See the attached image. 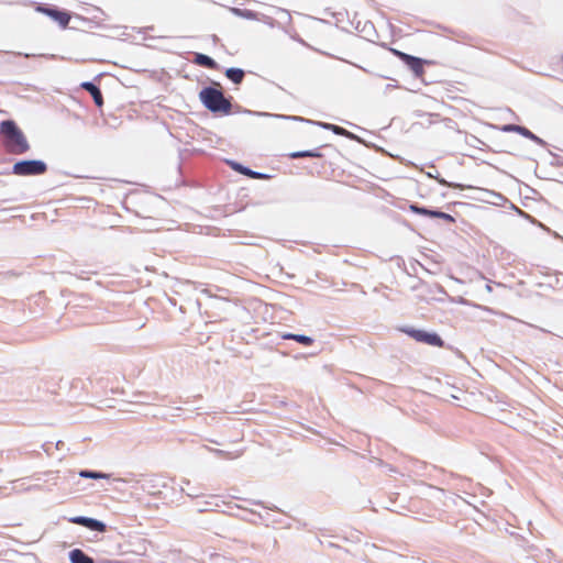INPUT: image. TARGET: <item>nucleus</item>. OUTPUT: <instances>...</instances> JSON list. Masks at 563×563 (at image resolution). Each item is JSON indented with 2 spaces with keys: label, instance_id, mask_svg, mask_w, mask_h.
<instances>
[{
  "label": "nucleus",
  "instance_id": "nucleus-1",
  "mask_svg": "<svg viewBox=\"0 0 563 563\" xmlns=\"http://www.w3.org/2000/svg\"><path fill=\"white\" fill-rule=\"evenodd\" d=\"M199 101L211 113L216 115H230L233 112L245 113L241 106H235L233 111L232 97H225L220 84L213 81L199 91Z\"/></svg>",
  "mask_w": 563,
  "mask_h": 563
},
{
  "label": "nucleus",
  "instance_id": "nucleus-2",
  "mask_svg": "<svg viewBox=\"0 0 563 563\" xmlns=\"http://www.w3.org/2000/svg\"><path fill=\"white\" fill-rule=\"evenodd\" d=\"M0 137L1 145L8 154L22 155L31 148L24 132L12 119L0 122Z\"/></svg>",
  "mask_w": 563,
  "mask_h": 563
},
{
  "label": "nucleus",
  "instance_id": "nucleus-3",
  "mask_svg": "<svg viewBox=\"0 0 563 563\" xmlns=\"http://www.w3.org/2000/svg\"><path fill=\"white\" fill-rule=\"evenodd\" d=\"M244 112H245V114H249V115H255V117H262V118H276V119H283V120H294V121L307 122V123L317 125L323 130L331 131L335 135L344 136L350 140L358 139L357 135L347 131L346 129H344L340 125H336V124L328 123V122L312 121L309 119H303L301 117H294V115H286V114H274V113H269V112H261V111H253V110H244Z\"/></svg>",
  "mask_w": 563,
  "mask_h": 563
},
{
  "label": "nucleus",
  "instance_id": "nucleus-4",
  "mask_svg": "<svg viewBox=\"0 0 563 563\" xmlns=\"http://www.w3.org/2000/svg\"><path fill=\"white\" fill-rule=\"evenodd\" d=\"M47 164L43 159L30 158L16 161L10 170L1 174H13L16 176H41L47 172Z\"/></svg>",
  "mask_w": 563,
  "mask_h": 563
},
{
  "label": "nucleus",
  "instance_id": "nucleus-5",
  "mask_svg": "<svg viewBox=\"0 0 563 563\" xmlns=\"http://www.w3.org/2000/svg\"><path fill=\"white\" fill-rule=\"evenodd\" d=\"M400 331L419 343L437 347H446L444 340L435 331H427L413 327H402ZM448 349H452V346L448 345Z\"/></svg>",
  "mask_w": 563,
  "mask_h": 563
},
{
  "label": "nucleus",
  "instance_id": "nucleus-6",
  "mask_svg": "<svg viewBox=\"0 0 563 563\" xmlns=\"http://www.w3.org/2000/svg\"><path fill=\"white\" fill-rule=\"evenodd\" d=\"M35 11L48 16L54 22H56L62 29H66L71 19L70 12L60 9L55 4L36 3Z\"/></svg>",
  "mask_w": 563,
  "mask_h": 563
},
{
  "label": "nucleus",
  "instance_id": "nucleus-7",
  "mask_svg": "<svg viewBox=\"0 0 563 563\" xmlns=\"http://www.w3.org/2000/svg\"><path fill=\"white\" fill-rule=\"evenodd\" d=\"M68 522L85 527L86 529H88L90 531L99 532V533H103L108 529V526L104 521L92 518V517H87V516L70 517V518H68Z\"/></svg>",
  "mask_w": 563,
  "mask_h": 563
},
{
  "label": "nucleus",
  "instance_id": "nucleus-8",
  "mask_svg": "<svg viewBox=\"0 0 563 563\" xmlns=\"http://www.w3.org/2000/svg\"><path fill=\"white\" fill-rule=\"evenodd\" d=\"M227 163L234 172H236L243 176H246L251 179L265 180V179L271 178V175L262 173V172L253 170L249 166H245L240 162L229 159V161H227Z\"/></svg>",
  "mask_w": 563,
  "mask_h": 563
},
{
  "label": "nucleus",
  "instance_id": "nucleus-9",
  "mask_svg": "<svg viewBox=\"0 0 563 563\" xmlns=\"http://www.w3.org/2000/svg\"><path fill=\"white\" fill-rule=\"evenodd\" d=\"M407 59L404 62V65L413 74L416 78L423 77L424 74V65L433 64L432 60L424 59L418 56L409 55L406 57Z\"/></svg>",
  "mask_w": 563,
  "mask_h": 563
},
{
  "label": "nucleus",
  "instance_id": "nucleus-10",
  "mask_svg": "<svg viewBox=\"0 0 563 563\" xmlns=\"http://www.w3.org/2000/svg\"><path fill=\"white\" fill-rule=\"evenodd\" d=\"M230 11L233 15L245 19V20H254L260 21L263 20L266 24L273 26L274 25V19L271 16H266L264 14H261L256 11L250 10V9H241L236 7L230 8Z\"/></svg>",
  "mask_w": 563,
  "mask_h": 563
},
{
  "label": "nucleus",
  "instance_id": "nucleus-11",
  "mask_svg": "<svg viewBox=\"0 0 563 563\" xmlns=\"http://www.w3.org/2000/svg\"><path fill=\"white\" fill-rule=\"evenodd\" d=\"M80 87L85 91L90 93L96 107H98V108L103 107V96H102L100 87L96 82H93L91 80L84 81L80 84Z\"/></svg>",
  "mask_w": 563,
  "mask_h": 563
},
{
  "label": "nucleus",
  "instance_id": "nucleus-12",
  "mask_svg": "<svg viewBox=\"0 0 563 563\" xmlns=\"http://www.w3.org/2000/svg\"><path fill=\"white\" fill-rule=\"evenodd\" d=\"M280 338L283 340H292L297 343L303 345V346H310L314 343V339L310 335L301 334V333H291V332H284L280 334Z\"/></svg>",
  "mask_w": 563,
  "mask_h": 563
},
{
  "label": "nucleus",
  "instance_id": "nucleus-13",
  "mask_svg": "<svg viewBox=\"0 0 563 563\" xmlns=\"http://www.w3.org/2000/svg\"><path fill=\"white\" fill-rule=\"evenodd\" d=\"M70 563H95L93 559L81 549H73L68 553Z\"/></svg>",
  "mask_w": 563,
  "mask_h": 563
},
{
  "label": "nucleus",
  "instance_id": "nucleus-14",
  "mask_svg": "<svg viewBox=\"0 0 563 563\" xmlns=\"http://www.w3.org/2000/svg\"><path fill=\"white\" fill-rule=\"evenodd\" d=\"M194 62L202 67L209 68V69H218L219 64L209 55L203 53H196Z\"/></svg>",
  "mask_w": 563,
  "mask_h": 563
},
{
  "label": "nucleus",
  "instance_id": "nucleus-15",
  "mask_svg": "<svg viewBox=\"0 0 563 563\" xmlns=\"http://www.w3.org/2000/svg\"><path fill=\"white\" fill-rule=\"evenodd\" d=\"M224 75L234 85H240L244 79L245 71L240 67H229L225 69Z\"/></svg>",
  "mask_w": 563,
  "mask_h": 563
},
{
  "label": "nucleus",
  "instance_id": "nucleus-16",
  "mask_svg": "<svg viewBox=\"0 0 563 563\" xmlns=\"http://www.w3.org/2000/svg\"><path fill=\"white\" fill-rule=\"evenodd\" d=\"M519 135H521L522 137H526V139L532 141L533 143H536L539 146L545 147L548 145V143L543 139H541L540 136L534 134L532 131H530L525 125H521V129L519 131Z\"/></svg>",
  "mask_w": 563,
  "mask_h": 563
},
{
  "label": "nucleus",
  "instance_id": "nucleus-17",
  "mask_svg": "<svg viewBox=\"0 0 563 563\" xmlns=\"http://www.w3.org/2000/svg\"><path fill=\"white\" fill-rule=\"evenodd\" d=\"M408 209L415 213V214H419V216H422V217H428V218H432V213H433V210L434 208H429V207H426V206H421L419 203H416V202H412L408 206Z\"/></svg>",
  "mask_w": 563,
  "mask_h": 563
},
{
  "label": "nucleus",
  "instance_id": "nucleus-18",
  "mask_svg": "<svg viewBox=\"0 0 563 563\" xmlns=\"http://www.w3.org/2000/svg\"><path fill=\"white\" fill-rule=\"evenodd\" d=\"M78 475L81 478H91V479H108L110 477V474L100 472V471H92V470H80Z\"/></svg>",
  "mask_w": 563,
  "mask_h": 563
},
{
  "label": "nucleus",
  "instance_id": "nucleus-19",
  "mask_svg": "<svg viewBox=\"0 0 563 563\" xmlns=\"http://www.w3.org/2000/svg\"><path fill=\"white\" fill-rule=\"evenodd\" d=\"M355 30L361 32V33H364V37L367 38V40H371L369 37L372 35H375L376 34V30H375V26L374 24L371 22V21H365L361 27V22L358 21L355 25Z\"/></svg>",
  "mask_w": 563,
  "mask_h": 563
},
{
  "label": "nucleus",
  "instance_id": "nucleus-20",
  "mask_svg": "<svg viewBox=\"0 0 563 563\" xmlns=\"http://www.w3.org/2000/svg\"><path fill=\"white\" fill-rule=\"evenodd\" d=\"M290 158H300V157H322V154L318 148L314 150H305V151H297L289 154Z\"/></svg>",
  "mask_w": 563,
  "mask_h": 563
},
{
  "label": "nucleus",
  "instance_id": "nucleus-21",
  "mask_svg": "<svg viewBox=\"0 0 563 563\" xmlns=\"http://www.w3.org/2000/svg\"><path fill=\"white\" fill-rule=\"evenodd\" d=\"M432 218L442 219V220H444L446 222H450V223H454L455 222V218L452 214L443 212L440 209H435V208L433 210Z\"/></svg>",
  "mask_w": 563,
  "mask_h": 563
},
{
  "label": "nucleus",
  "instance_id": "nucleus-22",
  "mask_svg": "<svg viewBox=\"0 0 563 563\" xmlns=\"http://www.w3.org/2000/svg\"><path fill=\"white\" fill-rule=\"evenodd\" d=\"M435 179L442 186H446V187H450V188H460V189L465 188V186H463L462 184L451 183V181L445 180L439 174H437Z\"/></svg>",
  "mask_w": 563,
  "mask_h": 563
},
{
  "label": "nucleus",
  "instance_id": "nucleus-23",
  "mask_svg": "<svg viewBox=\"0 0 563 563\" xmlns=\"http://www.w3.org/2000/svg\"><path fill=\"white\" fill-rule=\"evenodd\" d=\"M520 129H521V125L515 124V123H508V124H504L500 126V131L506 132V133L519 134Z\"/></svg>",
  "mask_w": 563,
  "mask_h": 563
},
{
  "label": "nucleus",
  "instance_id": "nucleus-24",
  "mask_svg": "<svg viewBox=\"0 0 563 563\" xmlns=\"http://www.w3.org/2000/svg\"><path fill=\"white\" fill-rule=\"evenodd\" d=\"M15 55L23 56V57H25V58H30V57H46V58H52V59H54V58L56 57V56H55V55H53V54H51V55H49V54H38V55H36V54L20 53V52H19V53H15Z\"/></svg>",
  "mask_w": 563,
  "mask_h": 563
},
{
  "label": "nucleus",
  "instance_id": "nucleus-25",
  "mask_svg": "<svg viewBox=\"0 0 563 563\" xmlns=\"http://www.w3.org/2000/svg\"><path fill=\"white\" fill-rule=\"evenodd\" d=\"M390 52L396 56L398 57L402 63L407 59L405 57H408L410 54L408 53H405V52H401L397 48H390Z\"/></svg>",
  "mask_w": 563,
  "mask_h": 563
},
{
  "label": "nucleus",
  "instance_id": "nucleus-26",
  "mask_svg": "<svg viewBox=\"0 0 563 563\" xmlns=\"http://www.w3.org/2000/svg\"><path fill=\"white\" fill-rule=\"evenodd\" d=\"M206 450H209L210 452L214 453L217 456H220V457H227L230 455L229 452L227 451H223V450H219V449H211V448H208V446H205Z\"/></svg>",
  "mask_w": 563,
  "mask_h": 563
},
{
  "label": "nucleus",
  "instance_id": "nucleus-27",
  "mask_svg": "<svg viewBox=\"0 0 563 563\" xmlns=\"http://www.w3.org/2000/svg\"><path fill=\"white\" fill-rule=\"evenodd\" d=\"M251 504L253 505H260V506H263L264 507V503L261 501V500H252ZM266 509H269V510H277V507L276 506H272V507H268V506H265Z\"/></svg>",
  "mask_w": 563,
  "mask_h": 563
},
{
  "label": "nucleus",
  "instance_id": "nucleus-28",
  "mask_svg": "<svg viewBox=\"0 0 563 563\" xmlns=\"http://www.w3.org/2000/svg\"><path fill=\"white\" fill-rule=\"evenodd\" d=\"M398 87H399V86H398L397 84H394V85L388 84V85H386L385 90L387 91V90H389V89H391V88H398Z\"/></svg>",
  "mask_w": 563,
  "mask_h": 563
},
{
  "label": "nucleus",
  "instance_id": "nucleus-29",
  "mask_svg": "<svg viewBox=\"0 0 563 563\" xmlns=\"http://www.w3.org/2000/svg\"><path fill=\"white\" fill-rule=\"evenodd\" d=\"M489 194L493 195L496 198L505 199V197L501 194H497V192H494V191H489Z\"/></svg>",
  "mask_w": 563,
  "mask_h": 563
},
{
  "label": "nucleus",
  "instance_id": "nucleus-30",
  "mask_svg": "<svg viewBox=\"0 0 563 563\" xmlns=\"http://www.w3.org/2000/svg\"><path fill=\"white\" fill-rule=\"evenodd\" d=\"M100 563H123L121 561H114V560H108V561H102Z\"/></svg>",
  "mask_w": 563,
  "mask_h": 563
},
{
  "label": "nucleus",
  "instance_id": "nucleus-31",
  "mask_svg": "<svg viewBox=\"0 0 563 563\" xmlns=\"http://www.w3.org/2000/svg\"><path fill=\"white\" fill-rule=\"evenodd\" d=\"M187 495L190 497H198V494H195V490H191V493H188Z\"/></svg>",
  "mask_w": 563,
  "mask_h": 563
},
{
  "label": "nucleus",
  "instance_id": "nucleus-32",
  "mask_svg": "<svg viewBox=\"0 0 563 563\" xmlns=\"http://www.w3.org/2000/svg\"><path fill=\"white\" fill-rule=\"evenodd\" d=\"M187 495L190 497H198V494H195V490H191V493H188Z\"/></svg>",
  "mask_w": 563,
  "mask_h": 563
},
{
  "label": "nucleus",
  "instance_id": "nucleus-33",
  "mask_svg": "<svg viewBox=\"0 0 563 563\" xmlns=\"http://www.w3.org/2000/svg\"><path fill=\"white\" fill-rule=\"evenodd\" d=\"M427 175H428V177L434 178V179H435V176H437V175H434V173H428Z\"/></svg>",
  "mask_w": 563,
  "mask_h": 563
},
{
  "label": "nucleus",
  "instance_id": "nucleus-34",
  "mask_svg": "<svg viewBox=\"0 0 563 563\" xmlns=\"http://www.w3.org/2000/svg\"><path fill=\"white\" fill-rule=\"evenodd\" d=\"M512 209H515L516 211H518L520 214L522 213V211H520L518 208H516V206L512 205Z\"/></svg>",
  "mask_w": 563,
  "mask_h": 563
},
{
  "label": "nucleus",
  "instance_id": "nucleus-35",
  "mask_svg": "<svg viewBox=\"0 0 563 563\" xmlns=\"http://www.w3.org/2000/svg\"><path fill=\"white\" fill-rule=\"evenodd\" d=\"M561 60L563 62V55L561 56Z\"/></svg>",
  "mask_w": 563,
  "mask_h": 563
}]
</instances>
